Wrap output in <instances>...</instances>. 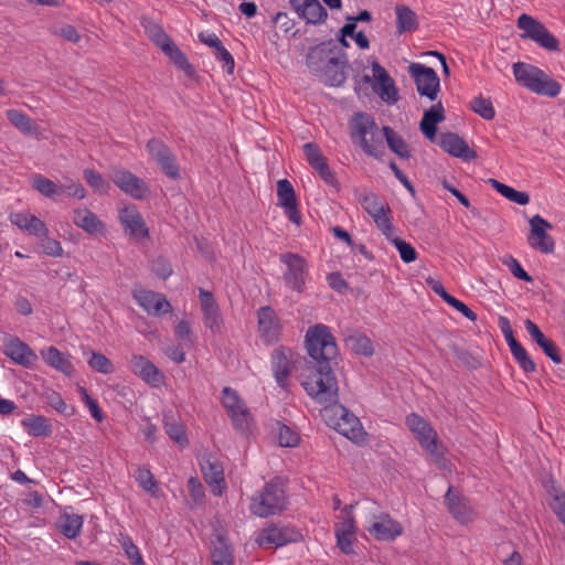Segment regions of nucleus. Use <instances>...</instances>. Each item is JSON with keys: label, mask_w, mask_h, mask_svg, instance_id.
Masks as SVG:
<instances>
[{"label": "nucleus", "mask_w": 565, "mask_h": 565, "mask_svg": "<svg viewBox=\"0 0 565 565\" xmlns=\"http://www.w3.org/2000/svg\"><path fill=\"white\" fill-rule=\"evenodd\" d=\"M174 333L180 340L184 341L186 345L190 347L194 344V337L188 321H179L175 326Z\"/></svg>", "instance_id": "59"}, {"label": "nucleus", "mask_w": 565, "mask_h": 565, "mask_svg": "<svg viewBox=\"0 0 565 565\" xmlns=\"http://www.w3.org/2000/svg\"><path fill=\"white\" fill-rule=\"evenodd\" d=\"M390 242L396 247L404 263H412L416 260L417 253L409 243L399 237H392L390 238Z\"/></svg>", "instance_id": "49"}, {"label": "nucleus", "mask_w": 565, "mask_h": 565, "mask_svg": "<svg viewBox=\"0 0 565 565\" xmlns=\"http://www.w3.org/2000/svg\"><path fill=\"white\" fill-rule=\"evenodd\" d=\"M382 136L379 126L370 115L355 114L351 124V139L365 154L374 158L383 156L385 147Z\"/></svg>", "instance_id": "3"}, {"label": "nucleus", "mask_w": 565, "mask_h": 565, "mask_svg": "<svg viewBox=\"0 0 565 565\" xmlns=\"http://www.w3.org/2000/svg\"><path fill=\"white\" fill-rule=\"evenodd\" d=\"M388 212H381L376 216L372 217L377 228L385 235V237L390 241L393 237V225L391 220L387 216Z\"/></svg>", "instance_id": "62"}, {"label": "nucleus", "mask_w": 565, "mask_h": 565, "mask_svg": "<svg viewBox=\"0 0 565 565\" xmlns=\"http://www.w3.org/2000/svg\"><path fill=\"white\" fill-rule=\"evenodd\" d=\"M52 33L73 43H77L81 39V35L78 34L77 30L70 24H64L58 28H54L52 30Z\"/></svg>", "instance_id": "61"}, {"label": "nucleus", "mask_w": 565, "mask_h": 565, "mask_svg": "<svg viewBox=\"0 0 565 565\" xmlns=\"http://www.w3.org/2000/svg\"><path fill=\"white\" fill-rule=\"evenodd\" d=\"M222 393L223 405L226 408L228 416L233 420L234 426L239 430L247 429L250 419V413L238 396L237 392L231 387H224Z\"/></svg>", "instance_id": "11"}, {"label": "nucleus", "mask_w": 565, "mask_h": 565, "mask_svg": "<svg viewBox=\"0 0 565 565\" xmlns=\"http://www.w3.org/2000/svg\"><path fill=\"white\" fill-rule=\"evenodd\" d=\"M31 185L40 194L52 200H55L64 192V188H61L55 182L43 177L42 174L33 175L31 179Z\"/></svg>", "instance_id": "34"}, {"label": "nucleus", "mask_w": 565, "mask_h": 565, "mask_svg": "<svg viewBox=\"0 0 565 565\" xmlns=\"http://www.w3.org/2000/svg\"><path fill=\"white\" fill-rule=\"evenodd\" d=\"M372 71L373 77L376 82L373 85L375 93H377L384 102L395 104L398 100V93L393 78L376 61L372 63Z\"/></svg>", "instance_id": "17"}, {"label": "nucleus", "mask_w": 565, "mask_h": 565, "mask_svg": "<svg viewBox=\"0 0 565 565\" xmlns=\"http://www.w3.org/2000/svg\"><path fill=\"white\" fill-rule=\"evenodd\" d=\"M134 298L150 315L160 316L172 309L167 298L159 292L141 290L135 292Z\"/></svg>", "instance_id": "22"}, {"label": "nucleus", "mask_w": 565, "mask_h": 565, "mask_svg": "<svg viewBox=\"0 0 565 565\" xmlns=\"http://www.w3.org/2000/svg\"><path fill=\"white\" fill-rule=\"evenodd\" d=\"M4 353L17 364L25 367L33 366L38 361L35 352L19 338H12L8 341Z\"/></svg>", "instance_id": "23"}, {"label": "nucleus", "mask_w": 565, "mask_h": 565, "mask_svg": "<svg viewBox=\"0 0 565 565\" xmlns=\"http://www.w3.org/2000/svg\"><path fill=\"white\" fill-rule=\"evenodd\" d=\"M309 360L300 374L305 391L320 404L331 405L338 401V381L331 362L338 354L334 337L324 324H316L306 333Z\"/></svg>", "instance_id": "1"}, {"label": "nucleus", "mask_w": 565, "mask_h": 565, "mask_svg": "<svg viewBox=\"0 0 565 565\" xmlns=\"http://www.w3.org/2000/svg\"><path fill=\"white\" fill-rule=\"evenodd\" d=\"M167 50L163 53L170 57V60L174 63V65L182 70L186 71L190 68V64L188 62L186 56L178 49V46L172 42L170 45H167Z\"/></svg>", "instance_id": "53"}, {"label": "nucleus", "mask_w": 565, "mask_h": 565, "mask_svg": "<svg viewBox=\"0 0 565 565\" xmlns=\"http://www.w3.org/2000/svg\"><path fill=\"white\" fill-rule=\"evenodd\" d=\"M250 511L259 518H267L281 512L286 508L284 489L276 481L265 484L258 495L252 498Z\"/></svg>", "instance_id": "5"}, {"label": "nucleus", "mask_w": 565, "mask_h": 565, "mask_svg": "<svg viewBox=\"0 0 565 565\" xmlns=\"http://www.w3.org/2000/svg\"><path fill=\"white\" fill-rule=\"evenodd\" d=\"M550 507L565 526V493L555 494Z\"/></svg>", "instance_id": "63"}, {"label": "nucleus", "mask_w": 565, "mask_h": 565, "mask_svg": "<svg viewBox=\"0 0 565 565\" xmlns=\"http://www.w3.org/2000/svg\"><path fill=\"white\" fill-rule=\"evenodd\" d=\"M530 233L527 235V244L534 250L542 254H552L555 250V241L547 233L553 225L541 215L536 214L529 220Z\"/></svg>", "instance_id": "8"}, {"label": "nucleus", "mask_w": 565, "mask_h": 565, "mask_svg": "<svg viewBox=\"0 0 565 565\" xmlns=\"http://www.w3.org/2000/svg\"><path fill=\"white\" fill-rule=\"evenodd\" d=\"M512 67L515 81L531 92L547 97L559 94L561 84L539 67L522 62L514 63Z\"/></svg>", "instance_id": "4"}, {"label": "nucleus", "mask_w": 565, "mask_h": 565, "mask_svg": "<svg viewBox=\"0 0 565 565\" xmlns=\"http://www.w3.org/2000/svg\"><path fill=\"white\" fill-rule=\"evenodd\" d=\"M200 465L204 480L213 488L212 492L221 495L222 486L225 483L223 466L212 456L204 457Z\"/></svg>", "instance_id": "24"}, {"label": "nucleus", "mask_w": 565, "mask_h": 565, "mask_svg": "<svg viewBox=\"0 0 565 565\" xmlns=\"http://www.w3.org/2000/svg\"><path fill=\"white\" fill-rule=\"evenodd\" d=\"M41 241V247L47 256L52 257H61L63 255V248L58 241L49 237L46 234L45 237L39 238Z\"/></svg>", "instance_id": "57"}, {"label": "nucleus", "mask_w": 565, "mask_h": 565, "mask_svg": "<svg viewBox=\"0 0 565 565\" xmlns=\"http://www.w3.org/2000/svg\"><path fill=\"white\" fill-rule=\"evenodd\" d=\"M539 347L554 363L559 364L562 362L559 349L551 339L546 338Z\"/></svg>", "instance_id": "64"}, {"label": "nucleus", "mask_w": 565, "mask_h": 565, "mask_svg": "<svg viewBox=\"0 0 565 565\" xmlns=\"http://www.w3.org/2000/svg\"><path fill=\"white\" fill-rule=\"evenodd\" d=\"M111 181L126 194L141 200L149 192L146 183L127 170H117L111 174Z\"/></svg>", "instance_id": "16"}, {"label": "nucleus", "mask_w": 565, "mask_h": 565, "mask_svg": "<svg viewBox=\"0 0 565 565\" xmlns=\"http://www.w3.org/2000/svg\"><path fill=\"white\" fill-rule=\"evenodd\" d=\"M513 358L518 362L519 366L526 373L535 372L536 365L532 358L529 355L526 350L521 345L518 349L511 351Z\"/></svg>", "instance_id": "52"}, {"label": "nucleus", "mask_w": 565, "mask_h": 565, "mask_svg": "<svg viewBox=\"0 0 565 565\" xmlns=\"http://www.w3.org/2000/svg\"><path fill=\"white\" fill-rule=\"evenodd\" d=\"M73 223L88 234H97L104 230L103 222L88 209L73 211Z\"/></svg>", "instance_id": "28"}, {"label": "nucleus", "mask_w": 565, "mask_h": 565, "mask_svg": "<svg viewBox=\"0 0 565 565\" xmlns=\"http://www.w3.org/2000/svg\"><path fill=\"white\" fill-rule=\"evenodd\" d=\"M163 424L167 435L179 446L185 447L189 444L184 426L172 414H164Z\"/></svg>", "instance_id": "33"}, {"label": "nucleus", "mask_w": 565, "mask_h": 565, "mask_svg": "<svg viewBox=\"0 0 565 565\" xmlns=\"http://www.w3.org/2000/svg\"><path fill=\"white\" fill-rule=\"evenodd\" d=\"M445 504L449 513L459 523H469L475 518L469 500L459 492H455L454 487L448 488L445 494Z\"/></svg>", "instance_id": "14"}, {"label": "nucleus", "mask_w": 565, "mask_h": 565, "mask_svg": "<svg viewBox=\"0 0 565 565\" xmlns=\"http://www.w3.org/2000/svg\"><path fill=\"white\" fill-rule=\"evenodd\" d=\"M146 30L149 38L162 50V52L167 50V45H170L173 42L164 30L156 23H151Z\"/></svg>", "instance_id": "46"}, {"label": "nucleus", "mask_w": 565, "mask_h": 565, "mask_svg": "<svg viewBox=\"0 0 565 565\" xmlns=\"http://www.w3.org/2000/svg\"><path fill=\"white\" fill-rule=\"evenodd\" d=\"M305 61L309 72L324 85L340 87L345 83L347 70L350 67L349 57L334 40L322 41L309 47Z\"/></svg>", "instance_id": "2"}, {"label": "nucleus", "mask_w": 565, "mask_h": 565, "mask_svg": "<svg viewBox=\"0 0 565 565\" xmlns=\"http://www.w3.org/2000/svg\"><path fill=\"white\" fill-rule=\"evenodd\" d=\"M83 525V519L76 514H64L60 521V530L67 539H76Z\"/></svg>", "instance_id": "39"}, {"label": "nucleus", "mask_w": 565, "mask_h": 565, "mask_svg": "<svg viewBox=\"0 0 565 565\" xmlns=\"http://www.w3.org/2000/svg\"><path fill=\"white\" fill-rule=\"evenodd\" d=\"M135 479L138 484L152 497H158V483L151 471L143 467H138L135 472Z\"/></svg>", "instance_id": "40"}, {"label": "nucleus", "mask_w": 565, "mask_h": 565, "mask_svg": "<svg viewBox=\"0 0 565 565\" xmlns=\"http://www.w3.org/2000/svg\"><path fill=\"white\" fill-rule=\"evenodd\" d=\"M83 175L87 184L96 192L107 193L109 185L100 173L92 169H85Z\"/></svg>", "instance_id": "47"}, {"label": "nucleus", "mask_w": 565, "mask_h": 565, "mask_svg": "<svg viewBox=\"0 0 565 565\" xmlns=\"http://www.w3.org/2000/svg\"><path fill=\"white\" fill-rule=\"evenodd\" d=\"M512 275L516 277L520 280L531 282L533 280L532 276H530L521 266V264L518 262V259L513 258L512 256L509 257L508 260L503 262Z\"/></svg>", "instance_id": "60"}, {"label": "nucleus", "mask_w": 565, "mask_h": 565, "mask_svg": "<svg viewBox=\"0 0 565 565\" xmlns=\"http://www.w3.org/2000/svg\"><path fill=\"white\" fill-rule=\"evenodd\" d=\"M271 369L277 384L285 388L292 371L291 351L284 347L276 348L271 353Z\"/></svg>", "instance_id": "21"}, {"label": "nucleus", "mask_w": 565, "mask_h": 565, "mask_svg": "<svg viewBox=\"0 0 565 565\" xmlns=\"http://www.w3.org/2000/svg\"><path fill=\"white\" fill-rule=\"evenodd\" d=\"M470 108L486 120H492L495 116V110L490 98L482 95L475 97L470 102Z\"/></svg>", "instance_id": "42"}, {"label": "nucleus", "mask_w": 565, "mask_h": 565, "mask_svg": "<svg viewBox=\"0 0 565 565\" xmlns=\"http://www.w3.org/2000/svg\"><path fill=\"white\" fill-rule=\"evenodd\" d=\"M445 118V108L443 103L438 100L430 108L425 110L419 122V129L427 139L434 141L437 132V124L444 121Z\"/></svg>", "instance_id": "25"}, {"label": "nucleus", "mask_w": 565, "mask_h": 565, "mask_svg": "<svg viewBox=\"0 0 565 565\" xmlns=\"http://www.w3.org/2000/svg\"><path fill=\"white\" fill-rule=\"evenodd\" d=\"M46 402L57 413H60L66 417H71L75 414V407L72 405H67L64 402V399L62 398V396L54 391L46 393Z\"/></svg>", "instance_id": "45"}, {"label": "nucleus", "mask_w": 565, "mask_h": 565, "mask_svg": "<svg viewBox=\"0 0 565 565\" xmlns=\"http://www.w3.org/2000/svg\"><path fill=\"white\" fill-rule=\"evenodd\" d=\"M303 152L309 164L318 170L327 164V160L321 153L319 147L315 142H307L303 145Z\"/></svg>", "instance_id": "44"}, {"label": "nucleus", "mask_w": 565, "mask_h": 565, "mask_svg": "<svg viewBox=\"0 0 565 565\" xmlns=\"http://www.w3.org/2000/svg\"><path fill=\"white\" fill-rule=\"evenodd\" d=\"M88 364L93 370L103 374H110L114 371V365L110 360L98 352H92Z\"/></svg>", "instance_id": "50"}, {"label": "nucleus", "mask_w": 565, "mask_h": 565, "mask_svg": "<svg viewBox=\"0 0 565 565\" xmlns=\"http://www.w3.org/2000/svg\"><path fill=\"white\" fill-rule=\"evenodd\" d=\"M151 270L162 279L169 278L173 273L172 265L162 256H159L151 262Z\"/></svg>", "instance_id": "54"}, {"label": "nucleus", "mask_w": 565, "mask_h": 565, "mask_svg": "<svg viewBox=\"0 0 565 565\" xmlns=\"http://www.w3.org/2000/svg\"><path fill=\"white\" fill-rule=\"evenodd\" d=\"M301 537L300 532L289 526H278L270 524L262 531L257 539L259 546L280 547L290 542H296Z\"/></svg>", "instance_id": "12"}, {"label": "nucleus", "mask_w": 565, "mask_h": 565, "mask_svg": "<svg viewBox=\"0 0 565 565\" xmlns=\"http://www.w3.org/2000/svg\"><path fill=\"white\" fill-rule=\"evenodd\" d=\"M258 330L260 337L268 343L278 341L280 323L273 308L265 306L258 312Z\"/></svg>", "instance_id": "20"}, {"label": "nucleus", "mask_w": 565, "mask_h": 565, "mask_svg": "<svg viewBox=\"0 0 565 565\" xmlns=\"http://www.w3.org/2000/svg\"><path fill=\"white\" fill-rule=\"evenodd\" d=\"M406 425L427 452L433 456L439 455L437 434L423 417L409 414L406 417Z\"/></svg>", "instance_id": "10"}, {"label": "nucleus", "mask_w": 565, "mask_h": 565, "mask_svg": "<svg viewBox=\"0 0 565 565\" xmlns=\"http://www.w3.org/2000/svg\"><path fill=\"white\" fill-rule=\"evenodd\" d=\"M8 120L22 134L34 135L38 132V126L25 114L17 109H9L6 111Z\"/></svg>", "instance_id": "36"}, {"label": "nucleus", "mask_w": 565, "mask_h": 565, "mask_svg": "<svg viewBox=\"0 0 565 565\" xmlns=\"http://www.w3.org/2000/svg\"><path fill=\"white\" fill-rule=\"evenodd\" d=\"M438 145L444 151L465 161H472L478 157L477 152L470 149L468 143L455 132H443L439 136Z\"/></svg>", "instance_id": "18"}, {"label": "nucleus", "mask_w": 565, "mask_h": 565, "mask_svg": "<svg viewBox=\"0 0 565 565\" xmlns=\"http://www.w3.org/2000/svg\"><path fill=\"white\" fill-rule=\"evenodd\" d=\"M146 149H147L149 156L156 162L162 161V159H164V157L171 152L169 147L163 141H161L160 139H157V138H151L147 142Z\"/></svg>", "instance_id": "48"}, {"label": "nucleus", "mask_w": 565, "mask_h": 565, "mask_svg": "<svg viewBox=\"0 0 565 565\" xmlns=\"http://www.w3.org/2000/svg\"><path fill=\"white\" fill-rule=\"evenodd\" d=\"M489 183L491 186L498 191L501 195H503L505 199L515 202L520 205H525L530 201V196L526 192L516 191L513 188L499 182L495 179H489Z\"/></svg>", "instance_id": "37"}, {"label": "nucleus", "mask_w": 565, "mask_h": 565, "mask_svg": "<svg viewBox=\"0 0 565 565\" xmlns=\"http://www.w3.org/2000/svg\"><path fill=\"white\" fill-rule=\"evenodd\" d=\"M289 4L308 24L318 25L328 18V11L319 0H289Z\"/></svg>", "instance_id": "15"}, {"label": "nucleus", "mask_w": 565, "mask_h": 565, "mask_svg": "<svg viewBox=\"0 0 565 565\" xmlns=\"http://www.w3.org/2000/svg\"><path fill=\"white\" fill-rule=\"evenodd\" d=\"M408 73L415 82L418 94L435 102L440 90V79L437 73L431 67L420 63L409 64Z\"/></svg>", "instance_id": "7"}, {"label": "nucleus", "mask_w": 565, "mask_h": 565, "mask_svg": "<svg viewBox=\"0 0 565 565\" xmlns=\"http://www.w3.org/2000/svg\"><path fill=\"white\" fill-rule=\"evenodd\" d=\"M130 369L147 383L158 384L161 380L159 370L142 355L131 356Z\"/></svg>", "instance_id": "27"}, {"label": "nucleus", "mask_w": 565, "mask_h": 565, "mask_svg": "<svg viewBox=\"0 0 565 565\" xmlns=\"http://www.w3.org/2000/svg\"><path fill=\"white\" fill-rule=\"evenodd\" d=\"M362 207L365 212L374 217L381 212H391L388 205H384L379 201V198L374 193H366L359 199Z\"/></svg>", "instance_id": "43"}, {"label": "nucleus", "mask_w": 565, "mask_h": 565, "mask_svg": "<svg viewBox=\"0 0 565 565\" xmlns=\"http://www.w3.org/2000/svg\"><path fill=\"white\" fill-rule=\"evenodd\" d=\"M337 414L340 415L338 423L340 433L349 439H355L361 431L359 418L341 405L337 406Z\"/></svg>", "instance_id": "30"}, {"label": "nucleus", "mask_w": 565, "mask_h": 565, "mask_svg": "<svg viewBox=\"0 0 565 565\" xmlns=\"http://www.w3.org/2000/svg\"><path fill=\"white\" fill-rule=\"evenodd\" d=\"M367 532L379 541H394L403 534V526L388 514H381L366 527Z\"/></svg>", "instance_id": "19"}, {"label": "nucleus", "mask_w": 565, "mask_h": 565, "mask_svg": "<svg viewBox=\"0 0 565 565\" xmlns=\"http://www.w3.org/2000/svg\"><path fill=\"white\" fill-rule=\"evenodd\" d=\"M347 345L356 354L371 356L374 353L371 340L364 334H352L345 339Z\"/></svg>", "instance_id": "38"}, {"label": "nucleus", "mask_w": 565, "mask_h": 565, "mask_svg": "<svg viewBox=\"0 0 565 565\" xmlns=\"http://www.w3.org/2000/svg\"><path fill=\"white\" fill-rule=\"evenodd\" d=\"M299 435L286 425L279 428L278 440L282 447H296L299 443Z\"/></svg>", "instance_id": "56"}, {"label": "nucleus", "mask_w": 565, "mask_h": 565, "mask_svg": "<svg viewBox=\"0 0 565 565\" xmlns=\"http://www.w3.org/2000/svg\"><path fill=\"white\" fill-rule=\"evenodd\" d=\"M43 360L55 370L64 373L65 375H72L74 366L65 355L57 350L55 347H49L41 351Z\"/></svg>", "instance_id": "29"}, {"label": "nucleus", "mask_w": 565, "mask_h": 565, "mask_svg": "<svg viewBox=\"0 0 565 565\" xmlns=\"http://www.w3.org/2000/svg\"><path fill=\"white\" fill-rule=\"evenodd\" d=\"M21 425L34 437H47L52 434V425L41 415H30L21 420Z\"/></svg>", "instance_id": "31"}, {"label": "nucleus", "mask_w": 565, "mask_h": 565, "mask_svg": "<svg viewBox=\"0 0 565 565\" xmlns=\"http://www.w3.org/2000/svg\"><path fill=\"white\" fill-rule=\"evenodd\" d=\"M277 196L279 205L284 207H292V204H297L294 186L286 179L277 182Z\"/></svg>", "instance_id": "41"}, {"label": "nucleus", "mask_w": 565, "mask_h": 565, "mask_svg": "<svg viewBox=\"0 0 565 565\" xmlns=\"http://www.w3.org/2000/svg\"><path fill=\"white\" fill-rule=\"evenodd\" d=\"M516 25L523 31L520 35L522 39L532 40L547 51H559L558 40L535 18L523 13L518 18Z\"/></svg>", "instance_id": "6"}, {"label": "nucleus", "mask_w": 565, "mask_h": 565, "mask_svg": "<svg viewBox=\"0 0 565 565\" xmlns=\"http://www.w3.org/2000/svg\"><path fill=\"white\" fill-rule=\"evenodd\" d=\"M119 218L129 235L138 238L148 237L149 232L141 214L135 209H122Z\"/></svg>", "instance_id": "26"}, {"label": "nucleus", "mask_w": 565, "mask_h": 565, "mask_svg": "<svg viewBox=\"0 0 565 565\" xmlns=\"http://www.w3.org/2000/svg\"><path fill=\"white\" fill-rule=\"evenodd\" d=\"M383 136L387 142L388 148L399 158L408 159L411 157V151L405 142V140L399 136L396 131H394L391 127L384 126Z\"/></svg>", "instance_id": "35"}, {"label": "nucleus", "mask_w": 565, "mask_h": 565, "mask_svg": "<svg viewBox=\"0 0 565 565\" xmlns=\"http://www.w3.org/2000/svg\"><path fill=\"white\" fill-rule=\"evenodd\" d=\"M211 558L212 562L233 559L232 551L223 537L217 536L216 541L213 542Z\"/></svg>", "instance_id": "51"}, {"label": "nucleus", "mask_w": 565, "mask_h": 565, "mask_svg": "<svg viewBox=\"0 0 565 565\" xmlns=\"http://www.w3.org/2000/svg\"><path fill=\"white\" fill-rule=\"evenodd\" d=\"M121 544L127 557L130 559L132 565H146L141 557L139 548L134 544L131 539H124Z\"/></svg>", "instance_id": "58"}, {"label": "nucleus", "mask_w": 565, "mask_h": 565, "mask_svg": "<svg viewBox=\"0 0 565 565\" xmlns=\"http://www.w3.org/2000/svg\"><path fill=\"white\" fill-rule=\"evenodd\" d=\"M200 302L203 312L204 326L214 334H220L223 329V319L220 307L213 295L200 288Z\"/></svg>", "instance_id": "13"}, {"label": "nucleus", "mask_w": 565, "mask_h": 565, "mask_svg": "<svg viewBox=\"0 0 565 565\" xmlns=\"http://www.w3.org/2000/svg\"><path fill=\"white\" fill-rule=\"evenodd\" d=\"M157 163L167 177L171 179H177L179 177V166L177 163L175 156L172 152L166 156L162 161H158Z\"/></svg>", "instance_id": "55"}, {"label": "nucleus", "mask_w": 565, "mask_h": 565, "mask_svg": "<svg viewBox=\"0 0 565 565\" xmlns=\"http://www.w3.org/2000/svg\"><path fill=\"white\" fill-rule=\"evenodd\" d=\"M279 259L287 267L284 273L286 285L292 290L301 292L308 274L307 260L299 254L294 253H284L279 256Z\"/></svg>", "instance_id": "9"}, {"label": "nucleus", "mask_w": 565, "mask_h": 565, "mask_svg": "<svg viewBox=\"0 0 565 565\" xmlns=\"http://www.w3.org/2000/svg\"><path fill=\"white\" fill-rule=\"evenodd\" d=\"M397 31L399 34L412 32L418 28L416 13L407 6L397 4L395 7Z\"/></svg>", "instance_id": "32"}]
</instances>
